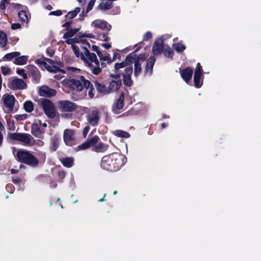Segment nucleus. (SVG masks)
I'll use <instances>...</instances> for the list:
<instances>
[{
	"instance_id": "412c9836",
	"label": "nucleus",
	"mask_w": 261,
	"mask_h": 261,
	"mask_svg": "<svg viewBox=\"0 0 261 261\" xmlns=\"http://www.w3.org/2000/svg\"><path fill=\"white\" fill-rule=\"evenodd\" d=\"M193 73V68L187 67L180 71V75L185 82L188 83L192 78Z\"/></svg>"
},
{
	"instance_id": "cd10ccee",
	"label": "nucleus",
	"mask_w": 261,
	"mask_h": 261,
	"mask_svg": "<svg viewBox=\"0 0 261 261\" xmlns=\"http://www.w3.org/2000/svg\"><path fill=\"white\" fill-rule=\"evenodd\" d=\"M202 74L195 73L194 75V86L197 88H200L203 84L202 80L201 82V78L202 76Z\"/></svg>"
},
{
	"instance_id": "a878e982",
	"label": "nucleus",
	"mask_w": 261,
	"mask_h": 261,
	"mask_svg": "<svg viewBox=\"0 0 261 261\" xmlns=\"http://www.w3.org/2000/svg\"><path fill=\"white\" fill-rule=\"evenodd\" d=\"M60 160L63 166L67 168H71L74 165V159L72 157L63 158Z\"/></svg>"
},
{
	"instance_id": "f8f14e48",
	"label": "nucleus",
	"mask_w": 261,
	"mask_h": 261,
	"mask_svg": "<svg viewBox=\"0 0 261 261\" xmlns=\"http://www.w3.org/2000/svg\"><path fill=\"white\" fill-rule=\"evenodd\" d=\"M8 87L12 90H23L27 87L25 82L22 79L15 77L9 82Z\"/></svg>"
},
{
	"instance_id": "e433bc0d",
	"label": "nucleus",
	"mask_w": 261,
	"mask_h": 261,
	"mask_svg": "<svg viewBox=\"0 0 261 261\" xmlns=\"http://www.w3.org/2000/svg\"><path fill=\"white\" fill-rule=\"evenodd\" d=\"M162 52L165 57L169 58H172L174 56V51L169 46L164 48Z\"/></svg>"
},
{
	"instance_id": "bb28decb",
	"label": "nucleus",
	"mask_w": 261,
	"mask_h": 261,
	"mask_svg": "<svg viewBox=\"0 0 261 261\" xmlns=\"http://www.w3.org/2000/svg\"><path fill=\"white\" fill-rule=\"evenodd\" d=\"M105 2L100 3L98 6V8L102 11L109 10L111 9L113 7V3L112 2L109 1L108 0H106Z\"/></svg>"
},
{
	"instance_id": "9d476101",
	"label": "nucleus",
	"mask_w": 261,
	"mask_h": 261,
	"mask_svg": "<svg viewBox=\"0 0 261 261\" xmlns=\"http://www.w3.org/2000/svg\"><path fill=\"white\" fill-rule=\"evenodd\" d=\"M28 75L32 79L33 83H38L41 79V73L39 69L34 65H29L27 66Z\"/></svg>"
},
{
	"instance_id": "338daca9",
	"label": "nucleus",
	"mask_w": 261,
	"mask_h": 261,
	"mask_svg": "<svg viewBox=\"0 0 261 261\" xmlns=\"http://www.w3.org/2000/svg\"><path fill=\"white\" fill-rule=\"evenodd\" d=\"M61 69L59 67L52 65V72L53 73H57L59 71H60Z\"/></svg>"
},
{
	"instance_id": "c03bdc74",
	"label": "nucleus",
	"mask_w": 261,
	"mask_h": 261,
	"mask_svg": "<svg viewBox=\"0 0 261 261\" xmlns=\"http://www.w3.org/2000/svg\"><path fill=\"white\" fill-rule=\"evenodd\" d=\"M66 175V172L64 170H59L57 172V177L58 180L60 182L62 181V180Z\"/></svg>"
},
{
	"instance_id": "49530a36",
	"label": "nucleus",
	"mask_w": 261,
	"mask_h": 261,
	"mask_svg": "<svg viewBox=\"0 0 261 261\" xmlns=\"http://www.w3.org/2000/svg\"><path fill=\"white\" fill-rule=\"evenodd\" d=\"M10 3V0H1L0 3V8L4 10L6 8L7 6Z\"/></svg>"
},
{
	"instance_id": "09e8293b",
	"label": "nucleus",
	"mask_w": 261,
	"mask_h": 261,
	"mask_svg": "<svg viewBox=\"0 0 261 261\" xmlns=\"http://www.w3.org/2000/svg\"><path fill=\"white\" fill-rule=\"evenodd\" d=\"M95 2V0H91L89 2L87 7V9H86V13H88L90 11H91L93 7L94 6Z\"/></svg>"
},
{
	"instance_id": "69168bd1",
	"label": "nucleus",
	"mask_w": 261,
	"mask_h": 261,
	"mask_svg": "<svg viewBox=\"0 0 261 261\" xmlns=\"http://www.w3.org/2000/svg\"><path fill=\"white\" fill-rule=\"evenodd\" d=\"M116 59H118L119 60H120V59H121V55H120V54H119L118 53H114V54H113V59H111V60H112V62H113Z\"/></svg>"
},
{
	"instance_id": "680f3d73",
	"label": "nucleus",
	"mask_w": 261,
	"mask_h": 261,
	"mask_svg": "<svg viewBox=\"0 0 261 261\" xmlns=\"http://www.w3.org/2000/svg\"><path fill=\"white\" fill-rule=\"evenodd\" d=\"M46 54L50 57H52L55 54V51L54 49L48 47L46 49Z\"/></svg>"
},
{
	"instance_id": "58836bf2",
	"label": "nucleus",
	"mask_w": 261,
	"mask_h": 261,
	"mask_svg": "<svg viewBox=\"0 0 261 261\" xmlns=\"http://www.w3.org/2000/svg\"><path fill=\"white\" fill-rule=\"evenodd\" d=\"M173 47L178 53H182L186 49V46L181 43H176L173 44Z\"/></svg>"
},
{
	"instance_id": "5701e85b",
	"label": "nucleus",
	"mask_w": 261,
	"mask_h": 261,
	"mask_svg": "<svg viewBox=\"0 0 261 261\" xmlns=\"http://www.w3.org/2000/svg\"><path fill=\"white\" fill-rule=\"evenodd\" d=\"M119 79H118V80L117 81L113 80L110 83L108 87L109 94L111 92H116L119 89L122 85L121 80Z\"/></svg>"
},
{
	"instance_id": "052dcab7",
	"label": "nucleus",
	"mask_w": 261,
	"mask_h": 261,
	"mask_svg": "<svg viewBox=\"0 0 261 261\" xmlns=\"http://www.w3.org/2000/svg\"><path fill=\"white\" fill-rule=\"evenodd\" d=\"M62 14V12L60 10H58L55 11H51L49 14V15H55L57 16H61Z\"/></svg>"
},
{
	"instance_id": "2f4dec72",
	"label": "nucleus",
	"mask_w": 261,
	"mask_h": 261,
	"mask_svg": "<svg viewBox=\"0 0 261 261\" xmlns=\"http://www.w3.org/2000/svg\"><path fill=\"white\" fill-rule=\"evenodd\" d=\"M28 59L27 56H22L16 58L13 63L16 65H22L27 63Z\"/></svg>"
},
{
	"instance_id": "864d4df0",
	"label": "nucleus",
	"mask_w": 261,
	"mask_h": 261,
	"mask_svg": "<svg viewBox=\"0 0 261 261\" xmlns=\"http://www.w3.org/2000/svg\"><path fill=\"white\" fill-rule=\"evenodd\" d=\"M144 45V42L143 41L140 42L138 43L135 44L134 46V48H136L135 49V50L133 52H135V54H136V52H137L138 50H139Z\"/></svg>"
},
{
	"instance_id": "0e129e2a",
	"label": "nucleus",
	"mask_w": 261,
	"mask_h": 261,
	"mask_svg": "<svg viewBox=\"0 0 261 261\" xmlns=\"http://www.w3.org/2000/svg\"><path fill=\"white\" fill-rule=\"evenodd\" d=\"M72 21H67L62 24V27L66 28V30H67L71 28L70 25L72 24Z\"/></svg>"
},
{
	"instance_id": "ddd939ff",
	"label": "nucleus",
	"mask_w": 261,
	"mask_h": 261,
	"mask_svg": "<svg viewBox=\"0 0 261 261\" xmlns=\"http://www.w3.org/2000/svg\"><path fill=\"white\" fill-rule=\"evenodd\" d=\"M92 83L94 84L96 91L102 95H107L109 94L108 91V87L104 83L102 79L96 78L94 80H92Z\"/></svg>"
},
{
	"instance_id": "c9c22d12",
	"label": "nucleus",
	"mask_w": 261,
	"mask_h": 261,
	"mask_svg": "<svg viewBox=\"0 0 261 261\" xmlns=\"http://www.w3.org/2000/svg\"><path fill=\"white\" fill-rule=\"evenodd\" d=\"M7 37L6 34L3 31H0V45L4 47L7 44Z\"/></svg>"
},
{
	"instance_id": "79ce46f5",
	"label": "nucleus",
	"mask_w": 261,
	"mask_h": 261,
	"mask_svg": "<svg viewBox=\"0 0 261 261\" xmlns=\"http://www.w3.org/2000/svg\"><path fill=\"white\" fill-rule=\"evenodd\" d=\"M98 39L103 41H108L110 40V38L108 36V33H103L102 34H99L98 35Z\"/></svg>"
},
{
	"instance_id": "b1692460",
	"label": "nucleus",
	"mask_w": 261,
	"mask_h": 261,
	"mask_svg": "<svg viewBox=\"0 0 261 261\" xmlns=\"http://www.w3.org/2000/svg\"><path fill=\"white\" fill-rule=\"evenodd\" d=\"M18 16L20 21L22 22L28 23L31 18V15L25 10H20L18 13Z\"/></svg>"
},
{
	"instance_id": "a19ab883",
	"label": "nucleus",
	"mask_w": 261,
	"mask_h": 261,
	"mask_svg": "<svg viewBox=\"0 0 261 261\" xmlns=\"http://www.w3.org/2000/svg\"><path fill=\"white\" fill-rule=\"evenodd\" d=\"M25 70L24 69L17 68L16 69V73L19 75H21L23 79L25 80L28 78V73L24 72Z\"/></svg>"
},
{
	"instance_id": "f03ea898",
	"label": "nucleus",
	"mask_w": 261,
	"mask_h": 261,
	"mask_svg": "<svg viewBox=\"0 0 261 261\" xmlns=\"http://www.w3.org/2000/svg\"><path fill=\"white\" fill-rule=\"evenodd\" d=\"M125 155L114 152L103 156L101 160L100 167L106 170L115 172L119 170L126 162Z\"/></svg>"
},
{
	"instance_id": "774afa93",
	"label": "nucleus",
	"mask_w": 261,
	"mask_h": 261,
	"mask_svg": "<svg viewBox=\"0 0 261 261\" xmlns=\"http://www.w3.org/2000/svg\"><path fill=\"white\" fill-rule=\"evenodd\" d=\"M21 181V179L19 177H12V182L15 184H19Z\"/></svg>"
},
{
	"instance_id": "c756f323",
	"label": "nucleus",
	"mask_w": 261,
	"mask_h": 261,
	"mask_svg": "<svg viewBox=\"0 0 261 261\" xmlns=\"http://www.w3.org/2000/svg\"><path fill=\"white\" fill-rule=\"evenodd\" d=\"M113 134L116 137L122 138H128L130 136V135L128 132L121 129L115 130L113 132Z\"/></svg>"
},
{
	"instance_id": "f3484780",
	"label": "nucleus",
	"mask_w": 261,
	"mask_h": 261,
	"mask_svg": "<svg viewBox=\"0 0 261 261\" xmlns=\"http://www.w3.org/2000/svg\"><path fill=\"white\" fill-rule=\"evenodd\" d=\"M164 41L162 39H156L152 46V53L154 56L160 55L164 49Z\"/></svg>"
},
{
	"instance_id": "9b49d317",
	"label": "nucleus",
	"mask_w": 261,
	"mask_h": 261,
	"mask_svg": "<svg viewBox=\"0 0 261 261\" xmlns=\"http://www.w3.org/2000/svg\"><path fill=\"white\" fill-rule=\"evenodd\" d=\"M120 72V77L123 76V81L124 85L131 87L133 84V81L132 80L131 75L133 72V67L132 66L125 68L123 72L121 69L119 70Z\"/></svg>"
},
{
	"instance_id": "f704fd0d",
	"label": "nucleus",
	"mask_w": 261,
	"mask_h": 261,
	"mask_svg": "<svg viewBox=\"0 0 261 261\" xmlns=\"http://www.w3.org/2000/svg\"><path fill=\"white\" fill-rule=\"evenodd\" d=\"M81 9L79 7H76L73 11H71L65 15L66 18L69 19L74 18L80 12Z\"/></svg>"
},
{
	"instance_id": "de8ad7c7",
	"label": "nucleus",
	"mask_w": 261,
	"mask_h": 261,
	"mask_svg": "<svg viewBox=\"0 0 261 261\" xmlns=\"http://www.w3.org/2000/svg\"><path fill=\"white\" fill-rule=\"evenodd\" d=\"M100 60L103 61H107L108 64H110L112 61L109 57V55L103 56L102 54L101 53V55L100 56H98Z\"/></svg>"
},
{
	"instance_id": "aec40b11",
	"label": "nucleus",
	"mask_w": 261,
	"mask_h": 261,
	"mask_svg": "<svg viewBox=\"0 0 261 261\" xmlns=\"http://www.w3.org/2000/svg\"><path fill=\"white\" fill-rule=\"evenodd\" d=\"M92 25L96 28H99L102 30H105L107 32L111 30L112 27L106 21L102 20H95L92 22Z\"/></svg>"
},
{
	"instance_id": "4be33fe9",
	"label": "nucleus",
	"mask_w": 261,
	"mask_h": 261,
	"mask_svg": "<svg viewBox=\"0 0 261 261\" xmlns=\"http://www.w3.org/2000/svg\"><path fill=\"white\" fill-rule=\"evenodd\" d=\"M155 62V58L151 56L147 60L144 73L145 75H151L152 73L153 67Z\"/></svg>"
},
{
	"instance_id": "dca6fc26",
	"label": "nucleus",
	"mask_w": 261,
	"mask_h": 261,
	"mask_svg": "<svg viewBox=\"0 0 261 261\" xmlns=\"http://www.w3.org/2000/svg\"><path fill=\"white\" fill-rule=\"evenodd\" d=\"M100 118V113L98 110H92V112L87 116V120L89 123L92 126H95L98 124Z\"/></svg>"
},
{
	"instance_id": "c85d7f7f",
	"label": "nucleus",
	"mask_w": 261,
	"mask_h": 261,
	"mask_svg": "<svg viewBox=\"0 0 261 261\" xmlns=\"http://www.w3.org/2000/svg\"><path fill=\"white\" fill-rule=\"evenodd\" d=\"M80 30V28H75L72 29L70 28L67 30V32H66L63 36L64 39H67L69 38L72 37L76 33H77Z\"/></svg>"
},
{
	"instance_id": "473e14b6",
	"label": "nucleus",
	"mask_w": 261,
	"mask_h": 261,
	"mask_svg": "<svg viewBox=\"0 0 261 261\" xmlns=\"http://www.w3.org/2000/svg\"><path fill=\"white\" fill-rule=\"evenodd\" d=\"M34 108V103L31 100H27L23 103V109L28 113L32 112Z\"/></svg>"
},
{
	"instance_id": "7ed1b4c3",
	"label": "nucleus",
	"mask_w": 261,
	"mask_h": 261,
	"mask_svg": "<svg viewBox=\"0 0 261 261\" xmlns=\"http://www.w3.org/2000/svg\"><path fill=\"white\" fill-rule=\"evenodd\" d=\"M69 85L72 88L77 91H82L84 88L89 89L88 96L90 98H93L95 94V89L91 82L86 80L83 75L80 76L78 80L71 79L69 81Z\"/></svg>"
},
{
	"instance_id": "bf43d9fd",
	"label": "nucleus",
	"mask_w": 261,
	"mask_h": 261,
	"mask_svg": "<svg viewBox=\"0 0 261 261\" xmlns=\"http://www.w3.org/2000/svg\"><path fill=\"white\" fill-rule=\"evenodd\" d=\"M28 115L27 114H21V115H17L15 117L16 119L18 120H23L27 118Z\"/></svg>"
},
{
	"instance_id": "603ef678",
	"label": "nucleus",
	"mask_w": 261,
	"mask_h": 261,
	"mask_svg": "<svg viewBox=\"0 0 261 261\" xmlns=\"http://www.w3.org/2000/svg\"><path fill=\"white\" fill-rule=\"evenodd\" d=\"M35 63L39 66L43 65L44 67L45 65V64H46V62L45 60V58L37 59L35 61Z\"/></svg>"
},
{
	"instance_id": "8fccbe9b",
	"label": "nucleus",
	"mask_w": 261,
	"mask_h": 261,
	"mask_svg": "<svg viewBox=\"0 0 261 261\" xmlns=\"http://www.w3.org/2000/svg\"><path fill=\"white\" fill-rule=\"evenodd\" d=\"M152 37V34L150 32H146L143 36V41H148L150 39H151Z\"/></svg>"
},
{
	"instance_id": "37998d69",
	"label": "nucleus",
	"mask_w": 261,
	"mask_h": 261,
	"mask_svg": "<svg viewBox=\"0 0 261 261\" xmlns=\"http://www.w3.org/2000/svg\"><path fill=\"white\" fill-rule=\"evenodd\" d=\"M1 68L3 74L4 75L10 74L11 73V69L8 66H2Z\"/></svg>"
},
{
	"instance_id": "2eb2a0df",
	"label": "nucleus",
	"mask_w": 261,
	"mask_h": 261,
	"mask_svg": "<svg viewBox=\"0 0 261 261\" xmlns=\"http://www.w3.org/2000/svg\"><path fill=\"white\" fill-rule=\"evenodd\" d=\"M2 99L5 107L8 108L9 111H12L16 101L14 95L9 94H5L2 97Z\"/></svg>"
},
{
	"instance_id": "1a4fd4ad",
	"label": "nucleus",
	"mask_w": 261,
	"mask_h": 261,
	"mask_svg": "<svg viewBox=\"0 0 261 261\" xmlns=\"http://www.w3.org/2000/svg\"><path fill=\"white\" fill-rule=\"evenodd\" d=\"M91 133H90L89 135V137L86 141L82 144L78 146L77 148L79 150H85L91 147L94 148L95 145L97 144L100 140V138L97 135H95L92 137H91Z\"/></svg>"
},
{
	"instance_id": "6e6552de",
	"label": "nucleus",
	"mask_w": 261,
	"mask_h": 261,
	"mask_svg": "<svg viewBox=\"0 0 261 261\" xmlns=\"http://www.w3.org/2000/svg\"><path fill=\"white\" fill-rule=\"evenodd\" d=\"M58 109L61 112H72L77 108V105L68 100L58 101Z\"/></svg>"
},
{
	"instance_id": "39448f33",
	"label": "nucleus",
	"mask_w": 261,
	"mask_h": 261,
	"mask_svg": "<svg viewBox=\"0 0 261 261\" xmlns=\"http://www.w3.org/2000/svg\"><path fill=\"white\" fill-rule=\"evenodd\" d=\"M137 54L135 52H132L129 54L125 58L124 61L121 63H116L114 66V73H111L110 76L113 79H119L120 77V72H119V69H122L129 65H132L134 62L135 63Z\"/></svg>"
},
{
	"instance_id": "20e7f679",
	"label": "nucleus",
	"mask_w": 261,
	"mask_h": 261,
	"mask_svg": "<svg viewBox=\"0 0 261 261\" xmlns=\"http://www.w3.org/2000/svg\"><path fill=\"white\" fill-rule=\"evenodd\" d=\"M15 159L18 162L33 168L37 167L39 164L38 159L30 151L24 149L17 150Z\"/></svg>"
},
{
	"instance_id": "393cba45",
	"label": "nucleus",
	"mask_w": 261,
	"mask_h": 261,
	"mask_svg": "<svg viewBox=\"0 0 261 261\" xmlns=\"http://www.w3.org/2000/svg\"><path fill=\"white\" fill-rule=\"evenodd\" d=\"M60 137L58 135H55L50 140L51 145L50 150L51 151H55L59 147Z\"/></svg>"
},
{
	"instance_id": "a18cd8bd",
	"label": "nucleus",
	"mask_w": 261,
	"mask_h": 261,
	"mask_svg": "<svg viewBox=\"0 0 261 261\" xmlns=\"http://www.w3.org/2000/svg\"><path fill=\"white\" fill-rule=\"evenodd\" d=\"M146 58V57L145 54H141L139 55L138 56H136L135 62L138 61V62L139 63L143 62L144 61H145Z\"/></svg>"
},
{
	"instance_id": "6e6d98bb",
	"label": "nucleus",
	"mask_w": 261,
	"mask_h": 261,
	"mask_svg": "<svg viewBox=\"0 0 261 261\" xmlns=\"http://www.w3.org/2000/svg\"><path fill=\"white\" fill-rule=\"evenodd\" d=\"M82 45H83L82 46H86L89 48H90V44L86 39H81V42L80 43Z\"/></svg>"
},
{
	"instance_id": "5fc2aeb1",
	"label": "nucleus",
	"mask_w": 261,
	"mask_h": 261,
	"mask_svg": "<svg viewBox=\"0 0 261 261\" xmlns=\"http://www.w3.org/2000/svg\"><path fill=\"white\" fill-rule=\"evenodd\" d=\"M14 58L13 55L12 53H8L6 54L3 58V59L5 61L8 60L10 61L12 59Z\"/></svg>"
},
{
	"instance_id": "423d86ee",
	"label": "nucleus",
	"mask_w": 261,
	"mask_h": 261,
	"mask_svg": "<svg viewBox=\"0 0 261 261\" xmlns=\"http://www.w3.org/2000/svg\"><path fill=\"white\" fill-rule=\"evenodd\" d=\"M9 137L11 140L20 141L27 146H32L35 144V139L29 134L20 133H9Z\"/></svg>"
},
{
	"instance_id": "3c124183",
	"label": "nucleus",
	"mask_w": 261,
	"mask_h": 261,
	"mask_svg": "<svg viewBox=\"0 0 261 261\" xmlns=\"http://www.w3.org/2000/svg\"><path fill=\"white\" fill-rule=\"evenodd\" d=\"M202 72H203L202 67L199 63H198L197 64L196 69H195L194 73L202 74Z\"/></svg>"
},
{
	"instance_id": "4468645a",
	"label": "nucleus",
	"mask_w": 261,
	"mask_h": 261,
	"mask_svg": "<svg viewBox=\"0 0 261 261\" xmlns=\"http://www.w3.org/2000/svg\"><path fill=\"white\" fill-rule=\"evenodd\" d=\"M74 135L75 132L72 129H66L64 130L63 139L66 145L71 146L75 144Z\"/></svg>"
},
{
	"instance_id": "7c9ffc66",
	"label": "nucleus",
	"mask_w": 261,
	"mask_h": 261,
	"mask_svg": "<svg viewBox=\"0 0 261 261\" xmlns=\"http://www.w3.org/2000/svg\"><path fill=\"white\" fill-rule=\"evenodd\" d=\"M31 133L36 137H39L41 134V131L37 123H33L31 125Z\"/></svg>"
},
{
	"instance_id": "6ab92c4d",
	"label": "nucleus",
	"mask_w": 261,
	"mask_h": 261,
	"mask_svg": "<svg viewBox=\"0 0 261 261\" xmlns=\"http://www.w3.org/2000/svg\"><path fill=\"white\" fill-rule=\"evenodd\" d=\"M124 96L123 93H121L116 102L112 106V111L115 114H118L119 110L122 109L124 106Z\"/></svg>"
},
{
	"instance_id": "a211bd4d",
	"label": "nucleus",
	"mask_w": 261,
	"mask_h": 261,
	"mask_svg": "<svg viewBox=\"0 0 261 261\" xmlns=\"http://www.w3.org/2000/svg\"><path fill=\"white\" fill-rule=\"evenodd\" d=\"M39 93L40 96L51 97L56 95L57 91L47 86H42L40 88Z\"/></svg>"
},
{
	"instance_id": "4d7b16f0",
	"label": "nucleus",
	"mask_w": 261,
	"mask_h": 261,
	"mask_svg": "<svg viewBox=\"0 0 261 261\" xmlns=\"http://www.w3.org/2000/svg\"><path fill=\"white\" fill-rule=\"evenodd\" d=\"M90 48H91L93 51H95L98 56H100L101 55V52L99 50L98 46L95 45H93L91 46V48L90 47Z\"/></svg>"
},
{
	"instance_id": "ea45409f",
	"label": "nucleus",
	"mask_w": 261,
	"mask_h": 261,
	"mask_svg": "<svg viewBox=\"0 0 261 261\" xmlns=\"http://www.w3.org/2000/svg\"><path fill=\"white\" fill-rule=\"evenodd\" d=\"M139 113V112L136 110L134 108H132L129 111L124 113L122 115L124 116H129L137 115Z\"/></svg>"
},
{
	"instance_id": "13d9d810",
	"label": "nucleus",
	"mask_w": 261,
	"mask_h": 261,
	"mask_svg": "<svg viewBox=\"0 0 261 261\" xmlns=\"http://www.w3.org/2000/svg\"><path fill=\"white\" fill-rule=\"evenodd\" d=\"M90 130V126H85L82 132L83 137L84 138H86L87 137V134Z\"/></svg>"
},
{
	"instance_id": "4c0bfd02",
	"label": "nucleus",
	"mask_w": 261,
	"mask_h": 261,
	"mask_svg": "<svg viewBox=\"0 0 261 261\" xmlns=\"http://www.w3.org/2000/svg\"><path fill=\"white\" fill-rule=\"evenodd\" d=\"M134 75L136 77L139 76L142 72L141 64L138 61L135 62Z\"/></svg>"
},
{
	"instance_id": "e2e57ef3",
	"label": "nucleus",
	"mask_w": 261,
	"mask_h": 261,
	"mask_svg": "<svg viewBox=\"0 0 261 261\" xmlns=\"http://www.w3.org/2000/svg\"><path fill=\"white\" fill-rule=\"evenodd\" d=\"M21 28V25L19 23H14L11 24V29L14 30L20 29Z\"/></svg>"
},
{
	"instance_id": "72a5a7b5",
	"label": "nucleus",
	"mask_w": 261,
	"mask_h": 261,
	"mask_svg": "<svg viewBox=\"0 0 261 261\" xmlns=\"http://www.w3.org/2000/svg\"><path fill=\"white\" fill-rule=\"evenodd\" d=\"M107 149V146L105 144L102 142H98L93 148V150L97 152H100L105 151Z\"/></svg>"
},
{
	"instance_id": "0eeeda50",
	"label": "nucleus",
	"mask_w": 261,
	"mask_h": 261,
	"mask_svg": "<svg viewBox=\"0 0 261 261\" xmlns=\"http://www.w3.org/2000/svg\"><path fill=\"white\" fill-rule=\"evenodd\" d=\"M41 105L46 115L53 119L56 116V110L54 103L51 100L43 98L41 100Z\"/></svg>"
},
{
	"instance_id": "f257e3e1",
	"label": "nucleus",
	"mask_w": 261,
	"mask_h": 261,
	"mask_svg": "<svg viewBox=\"0 0 261 261\" xmlns=\"http://www.w3.org/2000/svg\"><path fill=\"white\" fill-rule=\"evenodd\" d=\"M72 50L76 57H80L84 61L86 66L90 68L92 73L94 75H98L101 72L99 61L95 54L90 53L86 46H81L83 51L80 52L79 47L72 44Z\"/></svg>"
}]
</instances>
